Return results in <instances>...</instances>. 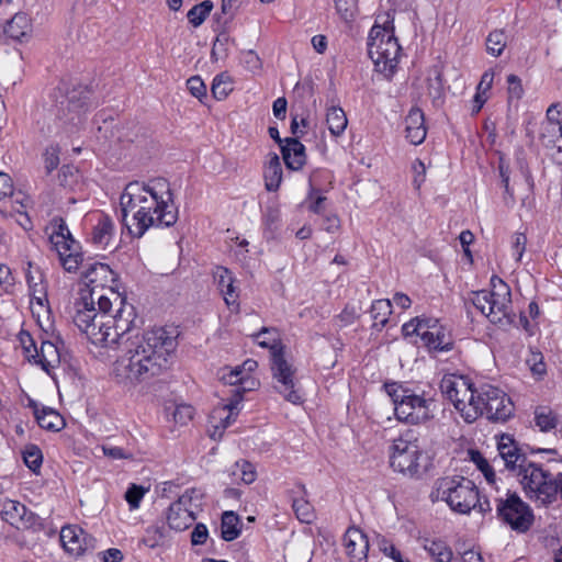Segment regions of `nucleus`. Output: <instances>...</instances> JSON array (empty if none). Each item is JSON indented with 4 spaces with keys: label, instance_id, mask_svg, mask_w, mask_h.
Returning <instances> with one entry per match:
<instances>
[{
    "label": "nucleus",
    "instance_id": "nucleus-1",
    "mask_svg": "<svg viewBox=\"0 0 562 562\" xmlns=\"http://www.w3.org/2000/svg\"><path fill=\"white\" fill-rule=\"evenodd\" d=\"M122 221L131 235L142 237L150 227H170L178 220V209L165 179L147 184L128 183L120 196Z\"/></svg>",
    "mask_w": 562,
    "mask_h": 562
},
{
    "label": "nucleus",
    "instance_id": "nucleus-2",
    "mask_svg": "<svg viewBox=\"0 0 562 562\" xmlns=\"http://www.w3.org/2000/svg\"><path fill=\"white\" fill-rule=\"evenodd\" d=\"M176 340L164 328H154L127 338L124 353L113 364V373L123 384L135 385L166 371L176 349Z\"/></svg>",
    "mask_w": 562,
    "mask_h": 562
},
{
    "label": "nucleus",
    "instance_id": "nucleus-3",
    "mask_svg": "<svg viewBox=\"0 0 562 562\" xmlns=\"http://www.w3.org/2000/svg\"><path fill=\"white\" fill-rule=\"evenodd\" d=\"M430 498L432 502H445L452 512L461 515H468L473 509L481 514L492 510L490 501L480 498L476 485L459 475L437 479Z\"/></svg>",
    "mask_w": 562,
    "mask_h": 562
},
{
    "label": "nucleus",
    "instance_id": "nucleus-4",
    "mask_svg": "<svg viewBox=\"0 0 562 562\" xmlns=\"http://www.w3.org/2000/svg\"><path fill=\"white\" fill-rule=\"evenodd\" d=\"M115 313H101L94 325L86 333L88 339L97 346L121 347L125 346L127 338L133 339L132 333L135 329L136 312L133 304L121 296L114 303Z\"/></svg>",
    "mask_w": 562,
    "mask_h": 562
},
{
    "label": "nucleus",
    "instance_id": "nucleus-5",
    "mask_svg": "<svg viewBox=\"0 0 562 562\" xmlns=\"http://www.w3.org/2000/svg\"><path fill=\"white\" fill-rule=\"evenodd\" d=\"M385 391L392 398L398 422L407 425H422L435 417L436 400L430 392L397 383L385 384Z\"/></svg>",
    "mask_w": 562,
    "mask_h": 562
},
{
    "label": "nucleus",
    "instance_id": "nucleus-6",
    "mask_svg": "<svg viewBox=\"0 0 562 562\" xmlns=\"http://www.w3.org/2000/svg\"><path fill=\"white\" fill-rule=\"evenodd\" d=\"M368 53L375 70L391 77L397 66L401 46L394 35L393 18L379 15L368 37Z\"/></svg>",
    "mask_w": 562,
    "mask_h": 562
},
{
    "label": "nucleus",
    "instance_id": "nucleus-7",
    "mask_svg": "<svg viewBox=\"0 0 562 562\" xmlns=\"http://www.w3.org/2000/svg\"><path fill=\"white\" fill-rule=\"evenodd\" d=\"M78 295L74 323L83 334L94 325L101 313H109L122 296L113 288L101 291L100 288L89 285L81 286Z\"/></svg>",
    "mask_w": 562,
    "mask_h": 562
},
{
    "label": "nucleus",
    "instance_id": "nucleus-8",
    "mask_svg": "<svg viewBox=\"0 0 562 562\" xmlns=\"http://www.w3.org/2000/svg\"><path fill=\"white\" fill-rule=\"evenodd\" d=\"M422 457L419 440L411 431L394 439L389 449L392 470L409 479H418L423 474Z\"/></svg>",
    "mask_w": 562,
    "mask_h": 562
},
{
    "label": "nucleus",
    "instance_id": "nucleus-9",
    "mask_svg": "<svg viewBox=\"0 0 562 562\" xmlns=\"http://www.w3.org/2000/svg\"><path fill=\"white\" fill-rule=\"evenodd\" d=\"M518 481L526 496L536 506L547 507L557 502L554 475L549 471H544L536 463L527 467L525 472L518 477Z\"/></svg>",
    "mask_w": 562,
    "mask_h": 562
},
{
    "label": "nucleus",
    "instance_id": "nucleus-10",
    "mask_svg": "<svg viewBox=\"0 0 562 562\" xmlns=\"http://www.w3.org/2000/svg\"><path fill=\"white\" fill-rule=\"evenodd\" d=\"M494 502L497 518L513 530L526 532L532 526V509L515 492L506 491L504 495L496 497Z\"/></svg>",
    "mask_w": 562,
    "mask_h": 562
},
{
    "label": "nucleus",
    "instance_id": "nucleus-11",
    "mask_svg": "<svg viewBox=\"0 0 562 562\" xmlns=\"http://www.w3.org/2000/svg\"><path fill=\"white\" fill-rule=\"evenodd\" d=\"M203 494L198 488L187 490L173 502L167 512V522L176 531L188 529L196 519L202 505Z\"/></svg>",
    "mask_w": 562,
    "mask_h": 562
},
{
    "label": "nucleus",
    "instance_id": "nucleus-12",
    "mask_svg": "<svg viewBox=\"0 0 562 562\" xmlns=\"http://www.w3.org/2000/svg\"><path fill=\"white\" fill-rule=\"evenodd\" d=\"M271 372L274 390L283 396V398L292 404H301L303 402L302 394L296 387L295 369L284 358L283 350H274L271 359Z\"/></svg>",
    "mask_w": 562,
    "mask_h": 562
},
{
    "label": "nucleus",
    "instance_id": "nucleus-13",
    "mask_svg": "<svg viewBox=\"0 0 562 562\" xmlns=\"http://www.w3.org/2000/svg\"><path fill=\"white\" fill-rule=\"evenodd\" d=\"M50 243L58 254L60 265L67 272H75L83 262L81 247L75 240L66 225L60 218L56 222L55 229L50 235Z\"/></svg>",
    "mask_w": 562,
    "mask_h": 562
},
{
    "label": "nucleus",
    "instance_id": "nucleus-14",
    "mask_svg": "<svg viewBox=\"0 0 562 562\" xmlns=\"http://www.w3.org/2000/svg\"><path fill=\"white\" fill-rule=\"evenodd\" d=\"M498 456L494 458L493 463L496 467H503L508 472L519 477L527 467L533 463L528 461L526 454L521 451L518 442L513 436L503 434L497 440Z\"/></svg>",
    "mask_w": 562,
    "mask_h": 562
},
{
    "label": "nucleus",
    "instance_id": "nucleus-15",
    "mask_svg": "<svg viewBox=\"0 0 562 562\" xmlns=\"http://www.w3.org/2000/svg\"><path fill=\"white\" fill-rule=\"evenodd\" d=\"M482 395H484V414L487 419L493 422H506L514 413V404L510 397L501 389L484 384L482 385Z\"/></svg>",
    "mask_w": 562,
    "mask_h": 562
},
{
    "label": "nucleus",
    "instance_id": "nucleus-16",
    "mask_svg": "<svg viewBox=\"0 0 562 562\" xmlns=\"http://www.w3.org/2000/svg\"><path fill=\"white\" fill-rule=\"evenodd\" d=\"M494 297L491 300L488 305L487 318L501 326H507L514 323V316L512 314V300L509 288L499 280V284L494 285Z\"/></svg>",
    "mask_w": 562,
    "mask_h": 562
},
{
    "label": "nucleus",
    "instance_id": "nucleus-17",
    "mask_svg": "<svg viewBox=\"0 0 562 562\" xmlns=\"http://www.w3.org/2000/svg\"><path fill=\"white\" fill-rule=\"evenodd\" d=\"M0 516L16 529H31L38 525V516L13 499H4L0 503Z\"/></svg>",
    "mask_w": 562,
    "mask_h": 562
},
{
    "label": "nucleus",
    "instance_id": "nucleus-18",
    "mask_svg": "<svg viewBox=\"0 0 562 562\" xmlns=\"http://www.w3.org/2000/svg\"><path fill=\"white\" fill-rule=\"evenodd\" d=\"M474 389L472 381L463 375L446 374L440 381L441 393L451 402L456 411L460 408Z\"/></svg>",
    "mask_w": 562,
    "mask_h": 562
},
{
    "label": "nucleus",
    "instance_id": "nucleus-19",
    "mask_svg": "<svg viewBox=\"0 0 562 562\" xmlns=\"http://www.w3.org/2000/svg\"><path fill=\"white\" fill-rule=\"evenodd\" d=\"M243 400L240 389L235 391V398H232L228 403L216 406L210 415V424L214 428L211 436L221 437L223 431L236 420L238 415V406Z\"/></svg>",
    "mask_w": 562,
    "mask_h": 562
},
{
    "label": "nucleus",
    "instance_id": "nucleus-20",
    "mask_svg": "<svg viewBox=\"0 0 562 562\" xmlns=\"http://www.w3.org/2000/svg\"><path fill=\"white\" fill-rule=\"evenodd\" d=\"M422 342L435 352L449 351L453 347L450 331L439 324L437 319H428L425 330L422 333Z\"/></svg>",
    "mask_w": 562,
    "mask_h": 562
},
{
    "label": "nucleus",
    "instance_id": "nucleus-21",
    "mask_svg": "<svg viewBox=\"0 0 562 562\" xmlns=\"http://www.w3.org/2000/svg\"><path fill=\"white\" fill-rule=\"evenodd\" d=\"M217 289L223 296L226 306L232 312H239V291L236 286V278L227 268L217 266L213 272Z\"/></svg>",
    "mask_w": 562,
    "mask_h": 562
},
{
    "label": "nucleus",
    "instance_id": "nucleus-22",
    "mask_svg": "<svg viewBox=\"0 0 562 562\" xmlns=\"http://www.w3.org/2000/svg\"><path fill=\"white\" fill-rule=\"evenodd\" d=\"M88 110L87 97L76 98L74 94L67 98L66 105L63 104L58 119L64 123L67 132L72 133L85 123Z\"/></svg>",
    "mask_w": 562,
    "mask_h": 562
},
{
    "label": "nucleus",
    "instance_id": "nucleus-23",
    "mask_svg": "<svg viewBox=\"0 0 562 562\" xmlns=\"http://www.w3.org/2000/svg\"><path fill=\"white\" fill-rule=\"evenodd\" d=\"M344 546L350 562H368L369 540L359 528L347 529Z\"/></svg>",
    "mask_w": 562,
    "mask_h": 562
},
{
    "label": "nucleus",
    "instance_id": "nucleus-24",
    "mask_svg": "<svg viewBox=\"0 0 562 562\" xmlns=\"http://www.w3.org/2000/svg\"><path fill=\"white\" fill-rule=\"evenodd\" d=\"M82 278L83 285L100 288L103 291L106 288H113L111 284L115 281V273L105 263L92 262L85 266Z\"/></svg>",
    "mask_w": 562,
    "mask_h": 562
},
{
    "label": "nucleus",
    "instance_id": "nucleus-25",
    "mask_svg": "<svg viewBox=\"0 0 562 562\" xmlns=\"http://www.w3.org/2000/svg\"><path fill=\"white\" fill-rule=\"evenodd\" d=\"M281 153L286 168L291 170L297 171L306 162L305 147L297 138H284Z\"/></svg>",
    "mask_w": 562,
    "mask_h": 562
},
{
    "label": "nucleus",
    "instance_id": "nucleus-26",
    "mask_svg": "<svg viewBox=\"0 0 562 562\" xmlns=\"http://www.w3.org/2000/svg\"><path fill=\"white\" fill-rule=\"evenodd\" d=\"M406 138L413 145L422 144L426 138L424 113L418 108H413L405 117Z\"/></svg>",
    "mask_w": 562,
    "mask_h": 562
},
{
    "label": "nucleus",
    "instance_id": "nucleus-27",
    "mask_svg": "<svg viewBox=\"0 0 562 562\" xmlns=\"http://www.w3.org/2000/svg\"><path fill=\"white\" fill-rule=\"evenodd\" d=\"M38 426L50 431H59L65 427L63 416L55 409L46 406L40 407L36 402L30 401Z\"/></svg>",
    "mask_w": 562,
    "mask_h": 562
},
{
    "label": "nucleus",
    "instance_id": "nucleus-28",
    "mask_svg": "<svg viewBox=\"0 0 562 562\" xmlns=\"http://www.w3.org/2000/svg\"><path fill=\"white\" fill-rule=\"evenodd\" d=\"M484 395H482V386L480 389L474 387L470 395L469 400H465L463 404L458 409V413L463 418V420L468 424L474 423L480 416L484 414Z\"/></svg>",
    "mask_w": 562,
    "mask_h": 562
},
{
    "label": "nucleus",
    "instance_id": "nucleus-29",
    "mask_svg": "<svg viewBox=\"0 0 562 562\" xmlns=\"http://www.w3.org/2000/svg\"><path fill=\"white\" fill-rule=\"evenodd\" d=\"M60 541L64 549L74 555H80L87 548V540L83 530L77 526L63 527Z\"/></svg>",
    "mask_w": 562,
    "mask_h": 562
},
{
    "label": "nucleus",
    "instance_id": "nucleus-30",
    "mask_svg": "<svg viewBox=\"0 0 562 562\" xmlns=\"http://www.w3.org/2000/svg\"><path fill=\"white\" fill-rule=\"evenodd\" d=\"M114 234L115 225L113 220L106 214L99 213L91 233L92 243L101 248H105L113 239Z\"/></svg>",
    "mask_w": 562,
    "mask_h": 562
},
{
    "label": "nucleus",
    "instance_id": "nucleus-31",
    "mask_svg": "<svg viewBox=\"0 0 562 562\" xmlns=\"http://www.w3.org/2000/svg\"><path fill=\"white\" fill-rule=\"evenodd\" d=\"M265 187L269 192H276L282 182V166L279 156L270 153L263 167Z\"/></svg>",
    "mask_w": 562,
    "mask_h": 562
},
{
    "label": "nucleus",
    "instance_id": "nucleus-32",
    "mask_svg": "<svg viewBox=\"0 0 562 562\" xmlns=\"http://www.w3.org/2000/svg\"><path fill=\"white\" fill-rule=\"evenodd\" d=\"M4 33L12 40L23 41L32 34V22L26 13H16L8 21Z\"/></svg>",
    "mask_w": 562,
    "mask_h": 562
},
{
    "label": "nucleus",
    "instance_id": "nucleus-33",
    "mask_svg": "<svg viewBox=\"0 0 562 562\" xmlns=\"http://www.w3.org/2000/svg\"><path fill=\"white\" fill-rule=\"evenodd\" d=\"M60 362V356L57 347L52 341L43 340L38 348V357L35 358L34 363L49 373Z\"/></svg>",
    "mask_w": 562,
    "mask_h": 562
},
{
    "label": "nucleus",
    "instance_id": "nucleus-34",
    "mask_svg": "<svg viewBox=\"0 0 562 562\" xmlns=\"http://www.w3.org/2000/svg\"><path fill=\"white\" fill-rule=\"evenodd\" d=\"M221 380L228 385H239L232 390V398H235V391L237 389H240L241 396L244 393L248 390L254 389L256 385V382L254 380H247L246 375L241 372L239 367H235L234 369H231L228 372H224L221 375Z\"/></svg>",
    "mask_w": 562,
    "mask_h": 562
},
{
    "label": "nucleus",
    "instance_id": "nucleus-35",
    "mask_svg": "<svg viewBox=\"0 0 562 562\" xmlns=\"http://www.w3.org/2000/svg\"><path fill=\"white\" fill-rule=\"evenodd\" d=\"M326 123L331 135H342L348 125L345 111L339 106L328 108L326 113Z\"/></svg>",
    "mask_w": 562,
    "mask_h": 562
},
{
    "label": "nucleus",
    "instance_id": "nucleus-36",
    "mask_svg": "<svg viewBox=\"0 0 562 562\" xmlns=\"http://www.w3.org/2000/svg\"><path fill=\"white\" fill-rule=\"evenodd\" d=\"M222 538L225 541H233L240 535L239 517L234 512H225L221 524Z\"/></svg>",
    "mask_w": 562,
    "mask_h": 562
},
{
    "label": "nucleus",
    "instance_id": "nucleus-37",
    "mask_svg": "<svg viewBox=\"0 0 562 562\" xmlns=\"http://www.w3.org/2000/svg\"><path fill=\"white\" fill-rule=\"evenodd\" d=\"M535 424L541 431L547 432L557 427L558 416L551 408L540 406L535 411Z\"/></svg>",
    "mask_w": 562,
    "mask_h": 562
},
{
    "label": "nucleus",
    "instance_id": "nucleus-38",
    "mask_svg": "<svg viewBox=\"0 0 562 562\" xmlns=\"http://www.w3.org/2000/svg\"><path fill=\"white\" fill-rule=\"evenodd\" d=\"M371 317L374 322V326L383 327L389 316L392 314V302L386 299L375 300L370 308Z\"/></svg>",
    "mask_w": 562,
    "mask_h": 562
},
{
    "label": "nucleus",
    "instance_id": "nucleus-39",
    "mask_svg": "<svg viewBox=\"0 0 562 562\" xmlns=\"http://www.w3.org/2000/svg\"><path fill=\"white\" fill-rule=\"evenodd\" d=\"M213 9V2L210 0H204L199 4L193 5L187 13V18L192 26H200L206 18L210 15Z\"/></svg>",
    "mask_w": 562,
    "mask_h": 562
},
{
    "label": "nucleus",
    "instance_id": "nucleus-40",
    "mask_svg": "<svg viewBox=\"0 0 562 562\" xmlns=\"http://www.w3.org/2000/svg\"><path fill=\"white\" fill-rule=\"evenodd\" d=\"M507 45V35L503 30H495L487 35L486 50L490 55L498 57Z\"/></svg>",
    "mask_w": 562,
    "mask_h": 562
},
{
    "label": "nucleus",
    "instance_id": "nucleus-41",
    "mask_svg": "<svg viewBox=\"0 0 562 562\" xmlns=\"http://www.w3.org/2000/svg\"><path fill=\"white\" fill-rule=\"evenodd\" d=\"M233 90L232 78L222 72L216 75L213 79L211 91L216 100H224Z\"/></svg>",
    "mask_w": 562,
    "mask_h": 562
},
{
    "label": "nucleus",
    "instance_id": "nucleus-42",
    "mask_svg": "<svg viewBox=\"0 0 562 562\" xmlns=\"http://www.w3.org/2000/svg\"><path fill=\"white\" fill-rule=\"evenodd\" d=\"M425 549L437 562H450L452 559V551L442 541H431Z\"/></svg>",
    "mask_w": 562,
    "mask_h": 562
},
{
    "label": "nucleus",
    "instance_id": "nucleus-43",
    "mask_svg": "<svg viewBox=\"0 0 562 562\" xmlns=\"http://www.w3.org/2000/svg\"><path fill=\"white\" fill-rule=\"evenodd\" d=\"M23 460L25 465L36 473L41 469L43 462L41 449L35 445L27 446L23 452Z\"/></svg>",
    "mask_w": 562,
    "mask_h": 562
},
{
    "label": "nucleus",
    "instance_id": "nucleus-44",
    "mask_svg": "<svg viewBox=\"0 0 562 562\" xmlns=\"http://www.w3.org/2000/svg\"><path fill=\"white\" fill-rule=\"evenodd\" d=\"M256 337L263 338L262 340H258V345L263 348H269L271 350V355L273 353V349L282 350V348L279 346V335L277 329L262 327Z\"/></svg>",
    "mask_w": 562,
    "mask_h": 562
},
{
    "label": "nucleus",
    "instance_id": "nucleus-45",
    "mask_svg": "<svg viewBox=\"0 0 562 562\" xmlns=\"http://www.w3.org/2000/svg\"><path fill=\"white\" fill-rule=\"evenodd\" d=\"M233 475L237 476L245 484H251L256 480V471L251 463L238 461L233 467Z\"/></svg>",
    "mask_w": 562,
    "mask_h": 562
},
{
    "label": "nucleus",
    "instance_id": "nucleus-46",
    "mask_svg": "<svg viewBox=\"0 0 562 562\" xmlns=\"http://www.w3.org/2000/svg\"><path fill=\"white\" fill-rule=\"evenodd\" d=\"M469 454L471 461L476 464L477 469L484 474L486 481L490 484H493L495 482V472L487 460L481 454L480 451L476 450H470Z\"/></svg>",
    "mask_w": 562,
    "mask_h": 562
},
{
    "label": "nucleus",
    "instance_id": "nucleus-47",
    "mask_svg": "<svg viewBox=\"0 0 562 562\" xmlns=\"http://www.w3.org/2000/svg\"><path fill=\"white\" fill-rule=\"evenodd\" d=\"M296 517L302 521L310 524L314 518L312 505L303 497L295 498L292 504Z\"/></svg>",
    "mask_w": 562,
    "mask_h": 562
},
{
    "label": "nucleus",
    "instance_id": "nucleus-48",
    "mask_svg": "<svg viewBox=\"0 0 562 562\" xmlns=\"http://www.w3.org/2000/svg\"><path fill=\"white\" fill-rule=\"evenodd\" d=\"M19 340L23 349L24 357L30 362H34L35 358L38 357V348L36 347L32 336L27 331H21Z\"/></svg>",
    "mask_w": 562,
    "mask_h": 562
},
{
    "label": "nucleus",
    "instance_id": "nucleus-49",
    "mask_svg": "<svg viewBox=\"0 0 562 562\" xmlns=\"http://www.w3.org/2000/svg\"><path fill=\"white\" fill-rule=\"evenodd\" d=\"M494 290H481L472 293L471 301L473 305L485 316H487L488 305L491 304L492 297H494Z\"/></svg>",
    "mask_w": 562,
    "mask_h": 562
},
{
    "label": "nucleus",
    "instance_id": "nucleus-50",
    "mask_svg": "<svg viewBox=\"0 0 562 562\" xmlns=\"http://www.w3.org/2000/svg\"><path fill=\"white\" fill-rule=\"evenodd\" d=\"M241 61L245 68L252 74H258L262 69V61L259 55L252 49L241 53Z\"/></svg>",
    "mask_w": 562,
    "mask_h": 562
},
{
    "label": "nucleus",
    "instance_id": "nucleus-51",
    "mask_svg": "<svg viewBox=\"0 0 562 562\" xmlns=\"http://www.w3.org/2000/svg\"><path fill=\"white\" fill-rule=\"evenodd\" d=\"M145 492L146 491L144 487L136 485V484H132L127 488V491L125 493V499L128 503L130 508L132 510L137 509L139 507L140 501L143 499Z\"/></svg>",
    "mask_w": 562,
    "mask_h": 562
},
{
    "label": "nucleus",
    "instance_id": "nucleus-52",
    "mask_svg": "<svg viewBox=\"0 0 562 562\" xmlns=\"http://www.w3.org/2000/svg\"><path fill=\"white\" fill-rule=\"evenodd\" d=\"M172 415L177 424L187 425L193 418L194 408L188 404H180L176 406Z\"/></svg>",
    "mask_w": 562,
    "mask_h": 562
},
{
    "label": "nucleus",
    "instance_id": "nucleus-53",
    "mask_svg": "<svg viewBox=\"0 0 562 562\" xmlns=\"http://www.w3.org/2000/svg\"><path fill=\"white\" fill-rule=\"evenodd\" d=\"M187 88L190 93L201 100L206 95V86L199 76H193L187 80Z\"/></svg>",
    "mask_w": 562,
    "mask_h": 562
},
{
    "label": "nucleus",
    "instance_id": "nucleus-54",
    "mask_svg": "<svg viewBox=\"0 0 562 562\" xmlns=\"http://www.w3.org/2000/svg\"><path fill=\"white\" fill-rule=\"evenodd\" d=\"M380 550L387 557H390L394 562H411L407 558H405L391 542L385 539H382L379 542Z\"/></svg>",
    "mask_w": 562,
    "mask_h": 562
},
{
    "label": "nucleus",
    "instance_id": "nucleus-55",
    "mask_svg": "<svg viewBox=\"0 0 562 562\" xmlns=\"http://www.w3.org/2000/svg\"><path fill=\"white\" fill-rule=\"evenodd\" d=\"M428 319H419L411 321L403 325V333L405 336L417 335L422 338V333L425 330Z\"/></svg>",
    "mask_w": 562,
    "mask_h": 562
},
{
    "label": "nucleus",
    "instance_id": "nucleus-56",
    "mask_svg": "<svg viewBox=\"0 0 562 562\" xmlns=\"http://www.w3.org/2000/svg\"><path fill=\"white\" fill-rule=\"evenodd\" d=\"M509 98L519 100L522 97L524 89L520 79L516 75L507 77Z\"/></svg>",
    "mask_w": 562,
    "mask_h": 562
},
{
    "label": "nucleus",
    "instance_id": "nucleus-57",
    "mask_svg": "<svg viewBox=\"0 0 562 562\" xmlns=\"http://www.w3.org/2000/svg\"><path fill=\"white\" fill-rule=\"evenodd\" d=\"M44 162L47 172H52L59 165L58 149L56 147H49L44 154Z\"/></svg>",
    "mask_w": 562,
    "mask_h": 562
},
{
    "label": "nucleus",
    "instance_id": "nucleus-58",
    "mask_svg": "<svg viewBox=\"0 0 562 562\" xmlns=\"http://www.w3.org/2000/svg\"><path fill=\"white\" fill-rule=\"evenodd\" d=\"M494 80V71L492 69L486 70L476 87V92L488 95L490 90L492 89Z\"/></svg>",
    "mask_w": 562,
    "mask_h": 562
},
{
    "label": "nucleus",
    "instance_id": "nucleus-59",
    "mask_svg": "<svg viewBox=\"0 0 562 562\" xmlns=\"http://www.w3.org/2000/svg\"><path fill=\"white\" fill-rule=\"evenodd\" d=\"M102 451L104 456H106L110 459L113 460H120V459H132L133 454L131 452H126L124 449L120 447H110V446H102Z\"/></svg>",
    "mask_w": 562,
    "mask_h": 562
},
{
    "label": "nucleus",
    "instance_id": "nucleus-60",
    "mask_svg": "<svg viewBox=\"0 0 562 562\" xmlns=\"http://www.w3.org/2000/svg\"><path fill=\"white\" fill-rule=\"evenodd\" d=\"M207 536L209 532L206 526L203 524H198L191 533V542L193 546L204 544Z\"/></svg>",
    "mask_w": 562,
    "mask_h": 562
},
{
    "label": "nucleus",
    "instance_id": "nucleus-61",
    "mask_svg": "<svg viewBox=\"0 0 562 562\" xmlns=\"http://www.w3.org/2000/svg\"><path fill=\"white\" fill-rule=\"evenodd\" d=\"M527 363L530 366L532 373L538 375L546 373V364L541 353H532L531 357L527 360Z\"/></svg>",
    "mask_w": 562,
    "mask_h": 562
},
{
    "label": "nucleus",
    "instance_id": "nucleus-62",
    "mask_svg": "<svg viewBox=\"0 0 562 562\" xmlns=\"http://www.w3.org/2000/svg\"><path fill=\"white\" fill-rule=\"evenodd\" d=\"M527 237L522 233H516L514 236L513 250L516 260L519 261L525 252Z\"/></svg>",
    "mask_w": 562,
    "mask_h": 562
},
{
    "label": "nucleus",
    "instance_id": "nucleus-63",
    "mask_svg": "<svg viewBox=\"0 0 562 562\" xmlns=\"http://www.w3.org/2000/svg\"><path fill=\"white\" fill-rule=\"evenodd\" d=\"M557 105L558 104H551L547 111V117H548L549 122L547 124L546 130L552 134H561L562 133V126H561L559 120H554L553 115H552V112L557 108Z\"/></svg>",
    "mask_w": 562,
    "mask_h": 562
},
{
    "label": "nucleus",
    "instance_id": "nucleus-64",
    "mask_svg": "<svg viewBox=\"0 0 562 562\" xmlns=\"http://www.w3.org/2000/svg\"><path fill=\"white\" fill-rule=\"evenodd\" d=\"M13 183L9 175L0 172V200L11 195Z\"/></svg>",
    "mask_w": 562,
    "mask_h": 562
}]
</instances>
